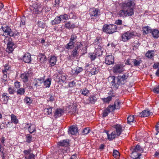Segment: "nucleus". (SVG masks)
I'll list each match as a JSON object with an SVG mask.
<instances>
[{
    "mask_svg": "<svg viewBox=\"0 0 159 159\" xmlns=\"http://www.w3.org/2000/svg\"><path fill=\"white\" fill-rule=\"evenodd\" d=\"M120 8L118 15L120 17H131L134 14L135 3L133 0H128L120 3L119 4Z\"/></svg>",
    "mask_w": 159,
    "mask_h": 159,
    "instance_id": "1",
    "label": "nucleus"
},
{
    "mask_svg": "<svg viewBox=\"0 0 159 159\" xmlns=\"http://www.w3.org/2000/svg\"><path fill=\"white\" fill-rule=\"evenodd\" d=\"M112 128L114 130L110 134H108V131L106 132L108 139L109 140H112L115 138L120 136L125 129L124 127L118 124L114 125L112 126Z\"/></svg>",
    "mask_w": 159,
    "mask_h": 159,
    "instance_id": "2",
    "label": "nucleus"
},
{
    "mask_svg": "<svg viewBox=\"0 0 159 159\" xmlns=\"http://www.w3.org/2000/svg\"><path fill=\"white\" fill-rule=\"evenodd\" d=\"M43 7L39 3L34 4L30 7V9L32 13L35 15H42L43 11Z\"/></svg>",
    "mask_w": 159,
    "mask_h": 159,
    "instance_id": "3",
    "label": "nucleus"
},
{
    "mask_svg": "<svg viewBox=\"0 0 159 159\" xmlns=\"http://www.w3.org/2000/svg\"><path fill=\"white\" fill-rule=\"evenodd\" d=\"M89 12L90 17L93 21L96 22L98 21L101 15L100 10L98 8H93L90 9Z\"/></svg>",
    "mask_w": 159,
    "mask_h": 159,
    "instance_id": "4",
    "label": "nucleus"
},
{
    "mask_svg": "<svg viewBox=\"0 0 159 159\" xmlns=\"http://www.w3.org/2000/svg\"><path fill=\"white\" fill-rule=\"evenodd\" d=\"M117 30L116 26L114 25L105 24L102 28L103 32L107 34H111L115 32Z\"/></svg>",
    "mask_w": 159,
    "mask_h": 159,
    "instance_id": "5",
    "label": "nucleus"
},
{
    "mask_svg": "<svg viewBox=\"0 0 159 159\" xmlns=\"http://www.w3.org/2000/svg\"><path fill=\"white\" fill-rule=\"evenodd\" d=\"M12 39L10 37L7 36L5 37L4 40V42L7 45L6 51L9 53L13 51L15 48V45L12 42Z\"/></svg>",
    "mask_w": 159,
    "mask_h": 159,
    "instance_id": "6",
    "label": "nucleus"
},
{
    "mask_svg": "<svg viewBox=\"0 0 159 159\" xmlns=\"http://www.w3.org/2000/svg\"><path fill=\"white\" fill-rule=\"evenodd\" d=\"M135 32L128 31L123 34L121 36V40L126 42L135 36Z\"/></svg>",
    "mask_w": 159,
    "mask_h": 159,
    "instance_id": "7",
    "label": "nucleus"
},
{
    "mask_svg": "<svg viewBox=\"0 0 159 159\" xmlns=\"http://www.w3.org/2000/svg\"><path fill=\"white\" fill-rule=\"evenodd\" d=\"M24 125L25 129H27L30 134L36 133V125L35 124L26 123L24 124Z\"/></svg>",
    "mask_w": 159,
    "mask_h": 159,
    "instance_id": "8",
    "label": "nucleus"
},
{
    "mask_svg": "<svg viewBox=\"0 0 159 159\" xmlns=\"http://www.w3.org/2000/svg\"><path fill=\"white\" fill-rule=\"evenodd\" d=\"M1 29L4 33H5V35H7L10 37H12L16 35V33L12 31L11 28L7 26H2Z\"/></svg>",
    "mask_w": 159,
    "mask_h": 159,
    "instance_id": "9",
    "label": "nucleus"
},
{
    "mask_svg": "<svg viewBox=\"0 0 159 159\" xmlns=\"http://www.w3.org/2000/svg\"><path fill=\"white\" fill-rule=\"evenodd\" d=\"M128 74L125 73L122 75L118 76L117 79V84L119 85L124 84L126 82V80L128 77Z\"/></svg>",
    "mask_w": 159,
    "mask_h": 159,
    "instance_id": "10",
    "label": "nucleus"
},
{
    "mask_svg": "<svg viewBox=\"0 0 159 159\" xmlns=\"http://www.w3.org/2000/svg\"><path fill=\"white\" fill-rule=\"evenodd\" d=\"M124 66L122 64H117L114 66L113 69V72L116 74L120 73L124 70Z\"/></svg>",
    "mask_w": 159,
    "mask_h": 159,
    "instance_id": "11",
    "label": "nucleus"
},
{
    "mask_svg": "<svg viewBox=\"0 0 159 159\" xmlns=\"http://www.w3.org/2000/svg\"><path fill=\"white\" fill-rule=\"evenodd\" d=\"M98 98L96 97V95H90L85 102L86 104H94L97 101Z\"/></svg>",
    "mask_w": 159,
    "mask_h": 159,
    "instance_id": "12",
    "label": "nucleus"
},
{
    "mask_svg": "<svg viewBox=\"0 0 159 159\" xmlns=\"http://www.w3.org/2000/svg\"><path fill=\"white\" fill-rule=\"evenodd\" d=\"M44 79L42 77L39 78L34 79L33 82L34 85L36 88L41 86L42 84L43 83Z\"/></svg>",
    "mask_w": 159,
    "mask_h": 159,
    "instance_id": "13",
    "label": "nucleus"
},
{
    "mask_svg": "<svg viewBox=\"0 0 159 159\" xmlns=\"http://www.w3.org/2000/svg\"><path fill=\"white\" fill-rule=\"evenodd\" d=\"M31 149H29L27 150H24L23 153L25 155V159H34V155L31 152Z\"/></svg>",
    "mask_w": 159,
    "mask_h": 159,
    "instance_id": "14",
    "label": "nucleus"
},
{
    "mask_svg": "<svg viewBox=\"0 0 159 159\" xmlns=\"http://www.w3.org/2000/svg\"><path fill=\"white\" fill-rule=\"evenodd\" d=\"M90 65L89 69L92 75H95L98 73L99 68L97 66H95L93 64H90Z\"/></svg>",
    "mask_w": 159,
    "mask_h": 159,
    "instance_id": "15",
    "label": "nucleus"
},
{
    "mask_svg": "<svg viewBox=\"0 0 159 159\" xmlns=\"http://www.w3.org/2000/svg\"><path fill=\"white\" fill-rule=\"evenodd\" d=\"M114 57L111 55L107 56L105 58V63L108 65L112 64L114 63Z\"/></svg>",
    "mask_w": 159,
    "mask_h": 159,
    "instance_id": "16",
    "label": "nucleus"
},
{
    "mask_svg": "<svg viewBox=\"0 0 159 159\" xmlns=\"http://www.w3.org/2000/svg\"><path fill=\"white\" fill-rule=\"evenodd\" d=\"M29 76L30 74L29 73L24 72L21 74L20 77L23 82L25 83H26L28 81Z\"/></svg>",
    "mask_w": 159,
    "mask_h": 159,
    "instance_id": "17",
    "label": "nucleus"
},
{
    "mask_svg": "<svg viewBox=\"0 0 159 159\" xmlns=\"http://www.w3.org/2000/svg\"><path fill=\"white\" fill-rule=\"evenodd\" d=\"M153 114L148 110H144L140 113L138 116L140 117H146L149 116H152Z\"/></svg>",
    "mask_w": 159,
    "mask_h": 159,
    "instance_id": "18",
    "label": "nucleus"
},
{
    "mask_svg": "<svg viewBox=\"0 0 159 159\" xmlns=\"http://www.w3.org/2000/svg\"><path fill=\"white\" fill-rule=\"evenodd\" d=\"M64 111L63 109L61 108H57L55 111L54 116L55 118L61 117L64 113Z\"/></svg>",
    "mask_w": 159,
    "mask_h": 159,
    "instance_id": "19",
    "label": "nucleus"
},
{
    "mask_svg": "<svg viewBox=\"0 0 159 159\" xmlns=\"http://www.w3.org/2000/svg\"><path fill=\"white\" fill-rule=\"evenodd\" d=\"M57 144L59 146L66 147L70 145V141L69 139L61 140Z\"/></svg>",
    "mask_w": 159,
    "mask_h": 159,
    "instance_id": "20",
    "label": "nucleus"
},
{
    "mask_svg": "<svg viewBox=\"0 0 159 159\" xmlns=\"http://www.w3.org/2000/svg\"><path fill=\"white\" fill-rule=\"evenodd\" d=\"M31 55L29 53H26L23 55L22 59L25 63H29L31 61Z\"/></svg>",
    "mask_w": 159,
    "mask_h": 159,
    "instance_id": "21",
    "label": "nucleus"
},
{
    "mask_svg": "<svg viewBox=\"0 0 159 159\" xmlns=\"http://www.w3.org/2000/svg\"><path fill=\"white\" fill-rule=\"evenodd\" d=\"M57 61L56 57L54 56H52L48 60V62L51 66H53L56 64Z\"/></svg>",
    "mask_w": 159,
    "mask_h": 159,
    "instance_id": "22",
    "label": "nucleus"
},
{
    "mask_svg": "<svg viewBox=\"0 0 159 159\" xmlns=\"http://www.w3.org/2000/svg\"><path fill=\"white\" fill-rule=\"evenodd\" d=\"M83 70L82 68L77 66L72 69L71 72L73 74L77 75L82 71Z\"/></svg>",
    "mask_w": 159,
    "mask_h": 159,
    "instance_id": "23",
    "label": "nucleus"
},
{
    "mask_svg": "<svg viewBox=\"0 0 159 159\" xmlns=\"http://www.w3.org/2000/svg\"><path fill=\"white\" fill-rule=\"evenodd\" d=\"M69 133L72 135H75L78 132L77 127L72 126L70 127L69 129Z\"/></svg>",
    "mask_w": 159,
    "mask_h": 159,
    "instance_id": "24",
    "label": "nucleus"
},
{
    "mask_svg": "<svg viewBox=\"0 0 159 159\" xmlns=\"http://www.w3.org/2000/svg\"><path fill=\"white\" fill-rule=\"evenodd\" d=\"M143 150L140 145H137L135 147H133L131 149L132 152H143Z\"/></svg>",
    "mask_w": 159,
    "mask_h": 159,
    "instance_id": "25",
    "label": "nucleus"
},
{
    "mask_svg": "<svg viewBox=\"0 0 159 159\" xmlns=\"http://www.w3.org/2000/svg\"><path fill=\"white\" fill-rule=\"evenodd\" d=\"M61 18L59 16H57L55 19L51 21V25H57L59 24L61 21Z\"/></svg>",
    "mask_w": 159,
    "mask_h": 159,
    "instance_id": "26",
    "label": "nucleus"
},
{
    "mask_svg": "<svg viewBox=\"0 0 159 159\" xmlns=\"http://www.w3.org/2000/svg\"><path fill=\"white\" fill-rule=\"evenodd\" d=\"M2 98L3 99V102L4 104H7L10 99L9 95L7 93H4L2 94Z\"/></svg>",
    "mask_w": 159,
    "mask_h": 159,
    "instance_id": "27",
    "label": "nucleus"
},
{
    "mask_svg": "<svg viewBox=\"0 0 159 159\" xmlns=\"http://www.w3.org/2000/svg\"><path fill=\"white\" fill-rule=\"evenodd\" d=\"M152 29L148 26H146L143 28V34H148L151 33L152 32Z\"/></svg>",
    "mask_w": 159,
    "mask_h": 159,
    "instance_id": "28",
    "label": "nucleus"
},
{
    "mask_svg": "<svg viewBox=\"0 0 159 159\" xmlns=\"http://www.w3.org/2000/svg\"><path fill=\"white\" fill-rule=\"evenodd\" d=\"M151 33L154 38L157 39L159 37V31L158 30L154 29L152 30Z\"/></svg>",
    "mask_w": 159,
    "mask_h": 159,
    "instance_id": "29",
    "label": "nucleus"
},
{
    "mask_svg": "<svg viewBox=\"0 0 159 159\" xmlns=\"http://www.w3.org/2000/svg\"><path fill=\"white\" fill-rule=\"evenodd\" d=\"M141 155L140 153L132 152L131 157L134 159H139Z\"/></svg>",
    "mask_w": 159,
    "mask_h": 159,
    "instance_id": "30",
    "label": "nucleus"
},
{
    "mask_svg": "<svg viewBox=\"0 0 159 159\" xmlns=\"http://www.w3.org/2000/svg\"><path fill=\"white\" fill-rule=\"evenodd\" d=\"M154 51L153 50L148 51L146 54V56L150 59L153 58L154 56Z\"/></svg>",
    "mask_w": 159,
    "mask_h": 159,
    "instance_id": "31",
    "label": "nucleus"
},
{
    "mask_svg": "<svg viewBox=\"0 0 159 159\" xmlns=\"http://www.w3.org/2000/svg\"><path fill=\"white\" fill-rule=\"evenodd\" d=\"M40 57L39 61L41 63H43L47 60L45 55L43 53H40L39 56Z\"/></svg>",
    "mask_w": 159,
    "mask_h": 159,
    "instance_id": "32",
    "label": "nucleus"
},
{
    "mask_svg": "<svg viewBox=\"0 0 159 159\" xmlns=\"http://www.w3.org/2000/svg\"><path fill=\"white\" fill-rule=\"evenodd\" d=\"M25 16H23L20 19V27L21 28H24L25 26Z\"/></svg>",
    "mask_w": 159,
    "mask_h": 159,
    "instance_id": "33",
    "label": "nucleus"
},
{
    "mask_svg": "<svg viewBox=\"0 0 159 159\" xmlns=\"http://www.w3.org/2000/svg\"><path fill=\"white\" fill-rule=\"evenodd\" d=\"M132 62L133 63V66H138L142 62L141 60H137L136 59H133Z\"/></svg>",
    "mask_w": 159,
    "mask_h": 159,
    "instance_id": "34",
    "label": "nucleus"
},
{
    "mask_svg": "<svg viewBox=\"0 0 159 159\" xmlns=\"http://www.w3.org/2000/svg\"><path fill=\"white\" fill-rule=\"evenodd\" d=\"M51 80V79L50 78L47 79L45 81L44 80V85L45 87L49 88L50 86Z\"/></svg>",
    "mask_w": 159,
    "mask_h": 159,
    "instance_id": "35",
    "label": "nucleus"
},
{
    "mask_svg": "<svg viewBox=\"0 0 159 159\" xmlns=\"http://www.w3.org/2000/svg\"><path fill=\"white\" fill-rule=\"evenodd\" d=\"M2 72L3 73V75L2 77V81L4 82H6L7 80V75L9 74V72L5 71H2Z\"/></svg>",
    "mask_w": 159,
    "mask_h": 159,
    "instance_id": "36",
    "label": "nucleus"
},
{
    "mask_svg": "<svg viewBox=\"0 0 159 159\" xmlns=\"http://www.w3.org/2000/svg\"><path fill=\"white\" fill-rule=\"evenodd\" d=\"M113 97V96H111L106 98H102V100L104 103H109L110 102L111 100Z\"/></svg>",
    "mask_w": 159,
    "mask_h": 159,
    "instance_id": "37",
    "label": "nucleus"
},
{
    "mask_svg": "<svg viewBox=\"0 0 159 159\" xmlns=\"http://www.w3.org/2000/svg\"><path fill=\"white\" fill-rule=\"evenodd\" d=\"M11 122L15 124H17L18 123V120L14 114H12L11 115Z\"/></svg>",
    "mask_w": 159,
    "mask_h": 159,
    "instance_id": "38",
    "label": "nucleus"
},
{
    "mask_svg": "<svg viewBox=\"0 0 159 159\" xmlns=\"http://www.w3.org/2000/svg\"><path fill=\"white\" fill-rule=\"evenodd\" d=\"M77 36L76 34H73L71 35L70 41L75 43L76 41Z\"/></svg>",
    "mask_w": 159,
    "mask_h": 159,
    "instance_id": "39",
    "label": "nucleus"
},
{
    "mask_svg": "<svg viewBox=\"0 0 159 159\" xmlns=\"http://www.w3.org/2000/svg\"><path fill=\"white\" fill-rule=\"evenodd\" d=\"M75 44L74 43L70 41L69 43L65 45V47L66 49L68 50L71 49L73 48Z\"/></svg>",
    "mask_w": 159,
    "mask_h": 159,
    "instance_id": "40",
    "label": "nucleus"
},
{
    "mask_svg": "<svg viewBox=\"0 0 159 159\" xmlns=\"http://www.w3.org/2000/svg\"><path fill=\"white\" fill-rule=\"evenodd\" d=\"M65 25L66 28L69 29L73 28L75 26L74 24H71L70 22L69 21L66 22Z\"/></svg>",
    "mask_w": 159,
    "mask_h": 159,
    "instance_id": "41",
    "label": "nucleus"
},
{
    "mask_svg": "<svg viewBox=\"0 0 159 159\" xmlns=\"http://www.w3.org/2000/svg\"><path fill=\"white\" fill-rule=\"evenodd\" d=\"M25 91V89L24 88H19L16 91V93L17 94L20 95H23Z\"/></svg>",
    "mask_w": 159,
    "mask_h": 159,
    "instance_id": "42",
    "label": "nucleus"
},
{
    "mask_svg": "<svg viewBox=\"0 0 159 159\" xmlns=\"http://www.w3.org/2000/svg\"><path fill=\"white\" fill-rule=\"evenodd\" d=\"M81 94L84 96H87L89 93V91L86 88H84L80 90Z\"/></svg>",
    "mask_w": 159,
    "mask_h": 159,
    "instance_id": "43",
    "label": "nucleus"
},
{
    "mask_svg": "<svg viewBox=\"0 0 159 159\" xmlns=\"http://www.w3.org/2000/svg\"><path fill=\"white\" fill-rule=\"evenodd\" d=\"M127 119L128 123V124H130L131 122H133L134 121H136L134 116H130L128 117Z\"/></svg>",
    "mask_w": 159,
    "mask_h": 159,
    "instance_id": "44",
    "label": "nucleus"
},
{
    "mask_svg": "<svg viewBox=\"0 0 159 159\" xmlns=\"http://www.w3.org/2000/svg\"><path fill=\"white\" fill-rule=\"evenodd\" d=\"M52 107H48L46 108L44 110V112L46 114L50 115L52 114Z\"/></svg>",
    "mask_w": 159,
    "mask_h": 159,
    "instance_id": "45",
    "label": "nucleus"
},
{
    "mask_svg": "<svg viewBox=\"0 0 159 159\" xmlns=\"http://www.w3.org/2000/svg\"><path fill=\"white\" fill-rule=\"evenodd\" d=\"M79 51L76 49L74 48L71 52V55L74 57H76L78 56Z\"/></svg>",
    "mask_w": 159,
    "mask_h": 159,
    "instance_id": "46",
    "label": "nucleus"
},
{
    "mask_svg": "<svg viewBox=\"0 0 159 159\" xmlns=\"http://www.w3.org/2000/svg\"><path fill=\"white\" fill-rule=\"evenodd\" d=\"M26 142L28 143H30L32 141L33 137L30 134H26Z\"/></svg>",
    "mask_w": 159,
    "mask_h": 159,
    "instance_id": "47",
    "label": "nucleus"
},
{
    "mask_svg": "<svg viewBox=\"0 0 159 159\" xmlns=\"http://www.w3.org/2000/svg\"><path fill=\"white\" fill-rule=\"evenodd\" d=\"M113 155L115 158L117 159H119L120 158V153L118 151L116 150H114Z\"/></svg>",
    "mask_w": 159,
    "mask_h": 159,
    "instance_id": "48",
    "label": "nucleus"
},
{
    "mask_svg": "<svg viewBox=\"0 0 159 159\" xmlns=\"http://www.w3.org/2000/svg\"><path fill=\"white\" fill-rule=\"evenodd\" d=\"M107 109L109 112L113 111L116 109L114 105H110L108 106Z\"/></svg>",
    "mask_w": 159,
    "mask_h": 159,
    "instance_id": "49",
    "label": "nucleus"
},
{
    "mask_svg": "<svg viewBox=\"0 0 159 159\" xmlns=\"http://www.w3.org/2000/svg\"><path fill=\"white\" fill-rule=\"evenodd\" d=\"M82 46V45L81 42H77L75 44V46L74 48L78 50L81 48Z\"/></svg>",
    "mask_w": 159,
    "mask_h": 159,
    "instance_id": "50",
    "label": "nucleus"
},
{
    "mask_svg": "<svg viewBox=\"0 0 159 159\" xmlns=\"http://www.w3.org/2000/svg\"><path fill=\"white\" fill-rule=\"evenodd\" d=\"M2 71L9 72L11 71L10 67L7 64H6L4 66V68L3 69H2Z\"/></svg>",
    "mask_w": 159,
    "mask_h": 159,
    "instance_id": "51",
    "label": "nucleus"
},
{
    "mask_svg": "<svg viewBox=\"0 0 159 159\" xmlns=\"http://www.w3.org/2000/svg\"><path fill=\"white\" fill-rule=\"evenodd\" d=\"M24 101L25 102L29 104H31L32 102V100L28 97H25L24 98Z\"/></svg>",
    "mask_w": 159,
    "mask_h": 159,
    "instance_id": "52",
    "label": "nucleus"
},
{
    "mask_svg": "<svg viewBox=\"0 0 159 159\" xmlns=\"http://www.w3.org/2000/svg\"><path fill=\"white\" fill-rule=\"evenodd\" d=\"M60 16L63 20H67L70 18V16L67 14H65L63 15H60Z\"/></svg>",
    "mask_w": 159,
    "mask_h": 159,
    "instance_id": "53",
    "label": "nucleus"
},
{
    "mask_svg": "<svg viewBox=\"0 0 159 159\" xmlns=\"http://www.w3.org/2000/svg\"><path fill=\"white\" fill-rule=\"evenodd\" d=\"M38 26L40 28H43L45 25V24L43 21H39L37 23Z\"/></svg>",
    "mask_w": 159,
    "mask_h": 159,
    "instance_id": "54",
    "label": "nucleus"
},
{
    "mask_svg": "<svg viewBox=\"0 0 159 159\" xmlns=\"http://www.w3.org/2000/svg\"><path fill=\"white\" fill-rule=\"evenodd\" d=\"M120 102L118 101H116L113 105L115 107V108L116 109H118L120 108Z\"/></svg>",
    "mask_w": 159,
    "mask_h": 159,
    "instance_id": "55",
    "label": "nucleus"
},
{
    "mask_svg": "<svg viewBox=\"0 0 159 159\" xmlns=\"http://www.w3.org/2000/svg\"><path fill=\"white\" fill-rule=\"evenodd\" d=\"M90 131V129L89 128L87 127L84 129L83 130L82 133L84 134H88L89 132Z\"/></svg>",
    "mask_w": 159,
    "mask_h": 159,
    "instance_id": "56",
    "label": "nucleus"
},
{
    "mask_svg": "<svg viewBox=\"0 0 159 159\" xmlns=\"http://www.w3.org/2000/svg\"><path fill=\"white\" fill-rule=\"evenodd\" d=\"M95 55H96V56H99L102 54V51L100 49H98V50H95Z\"/></svg>",
    "mask_w": 159,
    "mask_h": 159,
    "instance_id": "57",
    "label": "nucleus"
},
{
    "mask_svg": "<svg viewBox=\"0 0 159 159\" xmlns=\"http://www.w3.org/2000/svg\"><path fill=\"white\" fill-rule=\"evenodd\" d=\"M8 90L9 93L10 94H13L15 93V90L13 88L11 87L8 88Z\"/></svg>",
    "mask_w": 159,
    "mask_h": 159,
    "instance_id": "58",
    "label": "nucleus"
},
{
    "mask_svg": "<svg viewBox=\"0 0 159 159\" xmlns=\"http://www.w3.org/2000/svg\"><path fill=\"white\" fill-rule=\"evenodd\" d=\"M154 93H159V85L157 86L154 87V89H152Z\"/></svg>",
    "mask_w": 159,
    "mask_h": 159,
    "instance_id": "59",
    "label": "nucleus"
},
{
    "mask_svg": "<svg viewBox=\"0 0 159 159\" xmlns=\"http://www.w3.org/2000/svg\"><path fill=\"white\" fill-rule=\"evenodd\" d=\"M110 113L108 111L106 108L105 110H104L103 111L102 116L103 117H105L107 116L108 114V113Z\"/></svg>",
    "mask_w": 159,
    "mask_h": 159,
    "instance_id": "60",
    "label": "nucleus"
},
{
    "mask_svg": "<svg viewBox=\"0 0 159 159\" xmlns=\"http://www.w3.org/2000/svg\"><path fill=\"white\" fill-rule=\"evenodd\" d=\"M132 60L133 59H129L126 61L125 64L128 65H131V66H133L132 64H131V63L132 62Z\"/></svg>",
    "mask_w": 159,
    "mask_h": 159,
    "instance_id": "61",
    "label": "nucleus"
},
{
    "mask_svg": "<svg viewBox=\"0 0 159 159\" xmlns=\"http://www.w3.org/2000/svg\"><path fill=\"white\" fill-rule=\"evenodd\" d=\"M15 87L16 89H18L20 87V83L18 81H16L14 83Z\"/></svg>",
    "mask_w": 159,
    "mask_h": 159,
    "instance_id": "62",
    "label": "nucleus"
},
{
    "mask_svg": "<svg viewBox=\"0 0 159 159\" xmlns=\"http://www.w3.org/2000/svg\"><path fill=\"white\" fill-rule=\"evenodd\" d=\"M58 152L60 154H63L64 153L66 152V150H65L64 148L63 149H59L58 150Z\"/></svg>",
    "mask_w": 159,
    "mask_h": 159,
    "instance_id": "63",
    "label": "nucleus"
},
{
    "mask_svg": "<svg viewBox=\"0 0 159 159\" xmlns=\"http://www.w3.org/2000/svg\"><path fill=\"white\" fill-rule=\"evenodd\" d=\"M97 56H96V55H95V53L94 54L93 53V54L90 55V58L91 61H93L95 60Z\"/></svg>",
    "mask_w": 159,
    "mask_h": 159,
    "instance_id": "64",
    "label": "nucleus"
}]
</instances>
